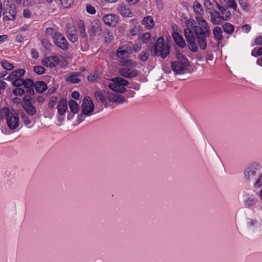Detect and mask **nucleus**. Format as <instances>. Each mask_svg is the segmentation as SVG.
Here are the masks:
<instances>
[{
  "label": "nucleus",
  "mask_w": 262,
  "mask_h": 262,
  "mask_svg": "<svg viewBox=\"0 0 262 262\" xmlns=\"http://www.w3.org/2000/svg\"><path fill=\"white\" fill-rule=\"evenodd\" d=\"M196 19L199 25L194 27V34L198 46L204 50L207 46V38L209 37L211 34L210 27L202 17H197Z\"/></svg>",
  "instance_id": "obj_1"
},
{
  "label": "nucleus",
  "mask_w": 262,
  "mask_h": 262,
  "mask_svg": "<svg viewBox=\"0 0 262 262\" xmlns=\"http://www.w3.org/2000/svg\"><path fill=\"white\" fill-rule=\"evenodd\" d=\"M175 55L176 60L171 62V67L174 74L182 75L189 73L190 63L188 58L177 50H176Z\"/></svg>",
  "instance_id": "obj_2"
},
{
  "label": "nucleus",
  "mask_w": 262,
  "mask_h": 262,
  "mask_svg": "<svg viewBox=\"0 0 262 262\" xmlns=\"http://www.w3.org/2000/svg\"><path fill=\"white\" fill-rule=\"evenodd\" d=\"M262 169L260 163L254 161L250 163L244 170V178L248 183L255 181Z\"/></svg>",
  "instance_id": "obj_3"
},
{
  "label": "nucleus",
  "mask_w": 262,
  "mask_h": 262,
  "mask_svg": "<svg viewBox=\"0 0 262 262\" xmlns=\"http://www.w3.org/2000/svg\"><path fill=\"white\" fill-rule=\"evenodd\" d=\"M150 52L152 56H160L164 59L169 54L170 48L168 44L165 42L164 38L160 37L154 46L150 48Z\"/></svg>",
  "instance_id": "obj_4"
},
{
  "label": "nucleus",
  "mask_w": 262,
  "mask_h": 262,
  "mask_svg": "<svg viewBox=\"0 0 262 262\" xmlns=\"http://www.w3.org/2000/svg\"><path fill=\"white\" fill-rule=\"evenodd\" d=\"M1 118L5 117L8 127L12 129H16L19 124V117L17 114L14 111H10L7 108L4 107L0 110Z\"/></svg>",
  "instance_id": "obj_5"
},
{
  "label": "nucleus",
  "mask_w": 262,
  "mask_h": 262,
  "mask_svg": "<svg viewBox=\"0 0 262 262\" xmlns=\"http://www.w3.org/2000/svg\"><path fill=\"white\" fill-rule=\"evenodd\" d=\"M81 112L79 115L78 119L80 122L85 120V116H90L94 111V105L89 97L85 96L81 105Z\"/></svg>",
  "instance_id": "obj_6"
},
{
  "label": "nucleus",
  "mask_w": 262,
  "mask_h": 262,
  "mask_svg": "<svg viewBox=\"0 0 262 262\" xmlns=\"http://www.w3.org/2000/svg\"><path fill=\"white\" fill-rule=\"evenodd\" d=\"M113 83L108 84V87L115 93H123L125 92L126 89L124 86L128 84L127 80L120 77H116L112 79Z\"/></svg>",
  "instance_id": "obj_7"
},
{
  "label": "nucleus",
  "mask_w": 262,
  "mask_h": 262,
  "mask_svg": "<svg viewBox=\"0 0 262 262\" xmlns=\"http://www.w3.org/2000/svg\"><path fill=\"white\" fill-rule=\"evenodd\" d=\"M54 43L60 49L67 50L68 49V43L63 35L61 33H56L53 37Z\"/></svg>",
  "instance_id": "obj_8"
},
{
  "label": "nucleus",
  "mask_w": 262,
  "mask_h": 262,
  "mask_svg": "<svg viewBox=\"0 0 262 262\" xmlns=\"http://www.w3.org/2000/svg\"><path fill=\"white\" fill-rule=\"evenodd\" d=\"M89 33L90 36H100L102 33V27L100 21L97 19L94 20L91 23Z\"/></svg>",
  "instance_id": "obj_9"
},
{
  "label": "nucleus",
  "mask_w": 262,
  "mask_h": 262,
  "mask_svg": "<svg viewBox=\"0 0 262 262\" xmlns=\"http://www.w3.org/2000/svg\"><path fill=\"white\" fill-rule=\"evenodd\" d=\"M29 96L24 97L23 99V106L26 112L30 115L34 116L36 113V110L30 101Z\"/></svg>",
  "instance_id": "obj_10"
},
{
  "label": "nucleus",
  "mask_w": 262,
  "mask_h": 262,
  "mask_svg": "<svg viewBox=\"0 0 262 262\" xmlns=\"http://www.w3.org/2000/svg\"><path fill=\"white\" fill-rule=\"evenodd\" d=\"M120 74L127 78H132L136 77L138 73V71L132 68L124 67L119 69Z\"/></svg>",
  "instance_id": "obj_11"
},
{
  "label": "nucleus",
  "mask_w": 262,
  "mask_h": 262,
  "mask_svg": "<svg viewBox=\"0 0 262 262\" xmlns=\"http://www.w3.org/2000/svg\"><path fill=\"white\" fill-rule=\"evenodd\" d=\"M208 13L210 14L211 21L214 25H219L221 20H223V17L220 13L213 9H208Z\"/></svg>",
  "instance_id": "obj_12"
},
{
  "label": "nucleus",
  "mask_w": 262,
  "mask_h": 262,
  "mask_svg": "<svg viewBox=\"0 0 262 262\" xmlns=\"http://www.w3.org/2000/svg\"><path fill=\"white\" fill-rule=\"evenodd\" d=\"M132 53V48L130 47L122 46L118 49L117 56L121 59L128 58Z\"/></svg>",
  "instance_id": "obj_13"
},
{
  "label": "nucleus",
  "mask_w": 262,
  "mask_h": 262,
  "mask_svg": "<svg viewBox=\"0 0 262 262\" xmlns=\"http://www.w3.org/2000/svg\"><path fill=\"white\" fill-rule=\"evenodd\" d=\"M106 97H107L108 100L111 102H116L118 103H123L126 102L125 98L117 93L107 92Z\"/></svg>",
  "instance_id": "obj_14"
},
{
  "label": "nucleus",
  "mask_w": 262,
  "mask_h": 262,
  "mask_svg": "<svg viewBox=\"0 0 262 262\" xmlns=\"http://www.w3.org/2000/svg\"><path fill=\"white\" fill-rule=\"evenodd\" d=\"M186 39V41L188 43V47L189 49L193 53H195L198 50V48L197 45L198 43L195 42V35H187V36H185Z\"/></svg>",
  "instance_id": "obj_15"
},
{
  "label": "nucleus",
  "mask_w": 262,
  "mask_h": 262,
  "mask_svg": "<svg viewBox=\"0 0 262 262\" xmlns=\"http://www.w3.org/2000/svg\"><path fill=\"white\" fill-rule=\"evenodd\" d=\"M16 8L14 4H11L9 6V8H7L5 12H3L4 17L8 20H13L15 18Z\"/></svg>",
  "instance_id": "obj_16"
},
{
  "label": "nucleus",
  "mask_w": 262,
  "mask_h": 262,
  "mask_svg": "<svg viewBox=\"0 0 262 262\" xmlns=\"http://www.w3.org/2000/svg\"><path fill=\"white\" fill-rule=\"evenodd\" d=\"M66 32L69 39L72 42H75L78 40L77 31L70 25L67 26Z\"/></svg>",
  "instance_id": "obj_17"
},
{
  "label": "nucleus",
  "mask_w": 262,
  "mask_h": 262,
  "mask_svg": "<svg viewBox=\"0 0 262 262\" xmlns=\"http://www.w3.org/2000/svg\"><path fill=\"white\" fill-rule=\"evenodd\" d=\"M59 58L57 56H49L45 58L42 63L47 67H54L59 63Z\"/></svg>",
  "instance_id": "obj_18"
},
{
  "label": "nucleus",
  "mask_w": 262,
  "mask_h": 262,
  "mask_svg": "<svg viewBox=\"0 0 262 262\" xmlns=\"http://www.w3.org/2000/svg\"><path fill=\"white\" fill-rule=\"evenodd\" d=\"M118 17L114 14H110L103 17L104 23L107 25L115 27L118 22Z\"/></svg>",
  "instance_id": "obj_19"
},
{
  "label": "nucleus",
  "mask_w": 262,
  "mask_h": 262,
  "mask_svg": "<svg viewBox=\"0 0 262 262\" xmlns=\"http://www.w3.org/2000/svg\"><path fill=\"white\" fill-rule=\"evenodd\" d=\"M258 202L257 199L252 196L247 197L243 201L244 206L247 208H250L255 206Z\"/></svg>",
  "instance_id": "obj_20"
},
{
  "label": "nucleus",
  "mask_w": 262,
  "mask_h": 262,
  "mask_svg": "<svg viewBox=\"0 0 262 262\" xmlns=\"http://www.w3.org/2000/svg\"><path fill=\"white\" fill-rule=\"evenodd\" d=\"M173 38L176 43L181 48H184L186 46V43L183 39L182 36H181L179 33L174 32L172 33Z\"/></svg>",
  "instance_id": "obj_21"
},
{
  "label": "nucleus",
  "mask_w": 262,
  "mask_h": 262,
  "mask_svg": "<svg viewBox=\"0 0 262 262\" xmlns=\"http://www.w3.org/2000/svg\"><path fill=\"white\" fill-rule=\"evenodd\" d=\"M25 73V70L23 69H19L13 71L7 77L9 80H13L20 78Z\"/></svg>",
  "instance_id": "obj_22"
},
{
  "label": "nucleus",
  "mask_w": 262,
  "mask_h": 262,
  "mask_svg": "<svg viewBox=\"0 0 262 262\" xmlns=\"http://www.w3.org/2000/svg\"><path fill=\"white\" fill-rule=\"evenodd\" d=\"M120 14L125 17H132V12L124 4H120L118 8Z\"/></svg>",
  "instance_id": "obj_23"
},
{
  "label": "nucleus",
  "mask_w": 262,
  "mask_h": 262,
  "mask_svg": "<svg viewBox=\"0 0 262 262\" xmlns=\"http://www.w3.org/2000/svg\"><path fill=\"white\" fill-rule=\"evenodd\" d=\"M81 76V74L79 72H73L66 79V80L71 83H78L81 81L79 78Z\"/></svg>",
  "instance_id": "obj_24"
},
{
  "label": "nucleus",
  "mask_w": 262,
  "mask_h": 262,
  "mask_svg": "<svg viewBox=\"0 0 262 262\" xmlns=\"http://www.w3.org/2000/svg\"><path fill=\"white\" fill-rule=\"evenodd\" d=\"M68 108L67 102L66 99L60 100L57 106L58 113L60 115H63L66 112Z\"/></svg>",
  "instance_id": "obj_25"
},
{
  "label": "nucleus",
  "mask_w": 262,
  "mask_h": 262,
  "mask_svg": "<svg viewBox=\"0 0 262 262\" xmlns=\"http://www.w3.org/2000/svg\"><path fill=\"white\" fill-rule=\"evenodd\" d=\"M35 90L39 93H42L44 92L47 89V84L43 82L38 81L34 83V85Z\"/></svg>",
  "instance_id": "obj_26"
},
{
  "label": "nucleus",
  "mask_w": 262,
  "mask_h": 262,
  "mask_svg": "<svg viewBox=\"0 0 262 262\" xmlns=\"http://www.w3.org/2000/svg\"><path fill=\"white\" fill-rule=\"evenodd\" d=\"M216 5L222 14V16L223 17V20H228L230 18V13L229 10L221 6L217 3H216Z\"/></svg>",
  "instance_id": "obj_27"
},
{
  "label": "nucleus",
  "mask_w": 262,
  "mask_h": 262,
  "mask_svg": "<svg viewBox=\"0 0 262 262\" xmlns=\"http://www.w3.org/2000/svg\"><path fill=\"white\" fill-rule=\"evenodd\" d=\"M69 105L70 111L72 113L76 114L78 113L79 110V106L76 101L71 100L69 102Z\"/></svg>",
  "instance_id": "obj_28"
},
{
  "label": "nucleus",
  "mask_w": 262,
  "mask_h": 262,
  "mask_svg": "<svg viewBox=\"0 0 262 262\" xmlns=\"http://www.w3.org/2000/svg\"><path fill=\"white\" fill-rule=\"evenodd\" d=\"M142 24L143 25L146 26L147 27L151 28L154 25V21L151 16H147L143 19Z\"/></svg>",
  "instance_id": "obj_29"
},
{
  "label": "nucleus",
  "mask_w": 262,
  "mask_h": 262,
  "mask_svg": "<svg viewBox=\"0 0 262 262\" xmlns=\"http://www.w3.org/2000/svg\"><path fill=\"white\" fill-rule=\"evenodd\" d=\"M78 27L80 36L83 38H87V34L85 32V28L83 21H79L78 23Z\"/></svg>",
  "instance_id": "obj_30"
},
{
  "label": "nucleus",
  "mask_w": 262,
  "mask_h": 262,
  "mask_svg": "<svg viewBox=\"0 0 262 262\" xmlns=\"http://www.w3.org/2000/svg\"><path fill=\"white\" fill-rule=\"evenodd\" d=\"M213 33L214 37L217 40H221L223 38L222 31L220 27H215L213 30Z\"/></svg>",
  "instance_id": "obj_31"
},
{
  "label": "nucleus",
  "mask_w": 262,
  "mask_h": 262,
  "mask_svg": "<svg viewBox=\"0 0 262 262\" xmlns=\"http://www.w3.org/2000/svg\"><path fill=\"white\" fill-rule=\"evenodd\" d=\"M149 56V52L148 49L143 50L141 53L138 55L139 58L142 61H146Z\"/></svg>",
  "instance_id": "obj_32"
},
{
  "label": "nucleus",
  "mask_w": 262,
  "mask_h": 262,
  "mask_svg": "<svg viewBox=\"0 0 262 262\" xmlns=\"http://www.w3.org/2000/svg\"><path fill=\"white\" fill-rule=\"evenodd\" d=\"M224 31L228 34H231L232 33L234 30V27L231 24L226 23L223 26Z\"/></svg>",
  "instance_id": "obj_33"
},
{
  "label": "nucleus",
  "mask_w": 262,
  "mask_h": 262,
  "mask_svg": "<svg viewBox=\"0 0 262 262\" xmlns=\"http://www.w3.org/2000/svg\"><path fill=\"white\" fill-rule=\"evenodd\" d=\"M261 187H262V172L258 174V177L253 183L254 188H258Z\"/></svg>",
  "instance_id": "obj_34"
},
{
  "label": "nucleus",
  "mask_w": 262,
  "mask_h": 262,
  "mask_svg": "<svg viewBox=\"0 0 262 262\" xmlns=\"http://www.w3.org/2000/svg\"><path fill=\"white\" fill-rule=\"evenodd\" d=\"M150 34L148 32L143 33L139 37V41L140 42L145 43L150 39Z\"/></svg>",
  "instance_id": "obj_35"
},
{
  "label": "nucleus",
  "mask_w": 262,
  "mask_h": 262,
  "mask_svg": "<svg viewBox=\"0 0 262 262\" xmlns=\"http://www.w3.org/2000/svg\"><path fill=\"white\" fill-rule=\"evenodd\" d=\"M1 65L4 69L7 70H11L14 68V66L12 63L9 62L6 60H3L1 61Z\"/></svg>",
  "instance_id": "obj_36"
},
{
  "label": "nucleus",
  "mask_w": 262,
  "mask_h": 262,
  "mask_svg": "<svg viewBox=\"0 0 262 262\" xmlns=\"http://www.w3.org/2000/svg\"><path fill=\"white\" fill-rule=\"evenodd\" d=\"M196 26L195 21L194 19L190 18L186 20V28L193 29L194 32V27Z\"/></svg>",
  "instance_id": "obj_37"
},
{
  "label": "nucleus",
  "mask_w": 262,
  "mask_h": 262,
  "mask_svg": "<svg viewBox=\"0 0 262 262\" xmlns=\"http://www.w3.org/2000/svg\"><path fill=\"white\" fill-rule=\"evenodd\" d=\"M64 8H68L74 3V0H60Z\"/></svg>",
  "instance_id": "obj_38"
},
{
  "label": "nucleus",
  "mask_w": 262,
  "mask_h": 262,
  "mask_svg": "<svg viewBox=\"0 0 262 262\" xmlns=\"http://www.w3.org/2000/svg\"><path fill=\"white\" fill-rule=\"evenodd\" d=\"M34 83L33 80L31 79H27L25 80H24L23 85L26 89L31 88L34 85Z\"/></svg>",
  "instance_id": "obj_39"
},
{
  "label": "nucleus",
  "mask_w": 262,
  "mask_h": 262,
  "mask_svg": "<svg viewBox=\"0 0 262 262\" xmlns=\"http://www.w3.org/2000/svg\"><path fill=\"white\" fill-rule=\"evenodd\" d=\"M46 33L47 35H51L53 39V37L55 35V34L59 33V32H57L55 30V29L53 28H48L46 29Z\"/></svg>",
  "instance_id": "obj_40"
},
{
  "label": "nucleus",
  "mask_w": 262,
  "mask_h": 262,
  "mask_svg": "<svg viewBox=\"0 0 262 262\" xmlns=\"http://www.w3.org/2000/svg\"><path fill=\"white\" fill-rule=\"evenodd\" d=\"M25 93V90L22 88H17L13 90V94L15 96H22Z\"/></svg>",
  "instance_id": "obj_41"
},
{
  "label": "nucleus",
  "mask_w": 262,
  "mask_h": 262,
  "mask_svg": "<svg viewBox=\"0 0 262 262\" xmlns=\"http://www.w3.org/2000/svg\"><path fill=\"white\" fill-rule=\"evenodd\" d=\"M226 4H227L228 8H232L234 11H236L237 7L235 0H229Z\"/></svg>",
  "instance_id": "obj_42"
},
{
  "label": "nucleus",
  "mask_w": 262,
  "mask_h": 262,
  "mask_svg": "<svg viewBox=\"0 0 262 262\" xmlns=\"http://www.w3.org/2000/svg\"><path fill=\"white\" fill-rule=\"evenodd\" d=\"M34 71L38 75L43 74L45 72V69L42 66H35Z\"/></svg>",
  "instance_id": "obj_43"
},
{
  "label": "nucleus",
  "mask_w": 262,
  "mask_h": 262,
  "mask_svg": "<svg viewBox=\"0 0 262 262\" xmlns=\"http://www.w3.org/2000/svg\"><path fill=\"white\" fill-rule=\"evenodd\" d=\"M95 96L97 101H100L101 103L104 102L105 101V98L103 95L100 92L97 91L95 94Z\"/></svg>",
  "instance_id": "obj_44"
},
{
  "label": "nucleus",
  "mask_w": 262,
  "mask_h": 262,
  "mask_svg": "<svg viewBox=\"0 0 262 262\" xmlns=\"http://www.w3.org/2000/svg\"><path fill=\"white\" fill-rule=\"evenodd\" d=\"M14 80L12 82V85L14 86L19 88V86L23 85L24 79L18 78Z\"/></svg>",
  "instance_id": "obj_45"
},
{
  "label": "nucleus",
  "mask_w": 262,
  "mask_h": 262,
  "mask_svg": "<svg viewBox=\"0 0 262 262\" xmlns=\"http://www.w3.org/2000/svg\"><path fill=\"white\" fill-rule=\"evenodd\" d=\"M41 43L46 49H49L52 45L49 41L46 39H42L41 40Z\"/></svg>",
  "instance_id": "obj_46"
},
{
  "label": "nucleus",
  "mask_w": 262,
  "mask_h": 262,
  "mask_svg": "<svg viewBox=\"0 0 262 262\" xmlns=\"http://www.w3.org/2000/svg\"><path fill=\"white\" fill-rule=\"evenodd\" d=\"M239 5L245 11L248 12L249 11L250 9L249 4L246 1L242 2Z\"/></svg>",
  "instance_id": "obj_47"
},
{
  "label": "nucleus",
  "mask_w": 262,
  "mask_h": 262,
  "mask_svg": "<svg viewBox=\"0 0 262 262\" xmlns=\"http://www.w3.org/2000/svg\"><path fill=\"white\" fill-rule=\"evenodd\" d=\"M123 65L124 66H131L133 67L136 66V63L132 60L128 59L123 61Z\"/></svg>",
  "instance_id": "obj_48"
},
{
  "label": "nucleus",
  "mask_w": 262,
  "mask_h": 262,
  "mask_svg": "<svg viewBox=\"0 0 262 262\" xmlns=\"http://www.w3.org/2000/svg\"><path fill=\"white\" fill-rule=\"evenodd\" d=\"M23 16L26 18H29L32 16V13L29 9H25L23 11Z\"/></svg>",
  "instance_id": "obj_49"
},
{
  "label": "nucleus",
  "mask_w": 262,
  "mask_h": 262,
  "mask_svg": "<svg viewBox=\"0 0 262 262\" xmlns=\"http://www.w3.org/2000/svg\"><path fill=\"white\" fill-rule=\"evenodd\" d=\"M185 36L194 35V31L191 28H185L184 31Z\"/></svg>",
  "instance_id": "obj_50"
},
{
  "label": "nucleus",
  "mask_w": 262,
  "mask_h": 262,
  "mask_svg": "<svg viewBox=\"0 0 262 262\" xmlns=\"http://www.w3.org/2000/svg\"><path fill=\"white\" fill-rule=\"evenodd\" d=\"M57 98L54 97H52L50 99V100L49 102V107L53 108L56 105Z\"/></svg>",
  "instance_id": "obj_51"
},
{
  "label": "nucleus",
  "mask_w": 262,
  "mask_h": 262,
  "mask_svg": "<svg viewBox=\"0 0 262 262\" xmlns=\"http://www.w3.org/2000/svg\"><path fill=\"white\" fill-rule=\"evenodd\" d=\"M86 11L89 13L91 14H94L96 12L95 8L91 5H89L86 6Z\"/></svg>",
  "instance_id": "obj_52"
},
{
  "label": "nucleus",
  "mask_w": 262,
  "mask_h": 262,
  "mask_svg": "<svg viewBox=\"0 0 262 262\" xmlns=\"http://www.w3.org/2000/svg\"><path fill=\"white\" fill-rule=\"evenodd\" d=\"M22 118H23L24 124L26 126H27V125H28L31 124V120L29 119V118L25 114H23V115Z\"/></svg>",
  "instance_id": "obj_53"
},
{
  "label": "nucleus",
  "mask_w": 262,
  "mask_h": 262,
  "mask_svg": "<svg viewBox=\"0 0 262 262\" xmlns=\"http://www.w3.org/2000/svg\"><path fill=\"white\" fill-rule=\"evenodd\" d=\"M212 5V2L210 0H205L204 1V7L206 9V11L208 12V9H211L209 7Z\"/></svg>",
  "instance_id": "obj_54"
},
{
  "label": "nucleus",
  "mask_w": 262,
  "mask_h": 262,
  "mask_svg": "<svg viewBox=\"0 0 262 262\" xmlns=\"http://www.w3.org/2000/svg\"><path fill=\"white\" fill-rule=\"evenodd\" d=\"M139 30L136 27H133L130 30V35L134 36L138 34Z\"/></svg>",
  "instance_id": "obj_55"
},
{
  "label": "nucleus",
  "mask_w": 262,
  "mask_h": 262,
  "mask_svg": "<svg viewBox=\"0 0 262 262\" xmlns=\"http://www.w3.org/2000/svg\"><path fill=\"white\" fill-rule=\"evenodd\" d=\"M243 30L246 33H248L251 30V26L249 24H246L242 27Z\"/></svg>",
  "instance_id": "obj_56"
},
{
  "label": "nucleus",
  "mask_w": 262,
  "mask_h": 262,
  "mask_svg": "<svg viewBox=\"0 0 262 262\" xmlns=\"http://www.w3.org/2000/svg\"><path fill=\"white\" fill-rule=\"evenodd\" d=\"M254 42L257 45H262V36H259L256 37L254 40Z\"/></svg>",
  "instance_id": "obj_57"
},
{
  "label": "nucleus",
  "mask_w": 262,
  "mask_h": 262,
  "mask_svg": "<svg viewBox=\"0 0 262 262\" xmlns=\"http://www.w3.org/2000/svg\"><path fill=\"white\" fill-rule=\"evenodd\" d=\"M31 56L32 58L37 59L39 56V54L36 50L32 49L31 51Z\"/></svg>",
  "instance_id": "obj_58"
},
{
  "label": "nucleus",
  "mask_w": 262,
  "mask_h": 262,
  "mask_svg": "<svg viewBox=\"0 0 262 262\" xmlns=\"http://www.w3.org/2000/svg\"><path fill=\"white\" fill-rule=\"evenodd\" d=\"M7 85V84L6 82L0 80V91H1V90H5L6 88Z\"/></svg>",
  "instance_id": "obj_59"
},
{
  "label": "nucleus",
  "mask_w": 262,
  "mask_h": 262,
  "mask_svg": "<svg viewBox=\"0 0 262 262\" xmlns=\"http://www.w3.org/2000/svg\"><path fill=\"white\" fill-rule=\"evenodd\" d=\"M155 2L159 9L162 10L163 9V4L161 0H155Z\"/></svg>",
  "instance_id": "obj_60"
},
{
  "label": "nucleus",
  "mask_w": 262,
  "mask_h": 262,
  "mask_svg": "<svg viewBox=\"0 0 262 262\" xmlns=\"http://www.w3.org/2000/svg\"><path fill=\"white\" fill-rule=\"evenodd\" d=\"M193 8H194V10H196V9H201L202 6L198 2H194V3H193Z\"/></svg>",
  "instance_id": "obj_61"
},
{
  "label": "nucleus",
  "mask_w": 262,
  "mask_h": 262,
  "mask_svg": "<svg viewBox=\"0 0 262 262\" xmlns=\"http://www.w3.org/2000/svg\"><path fill=\"white\" fill-rule=\"evenodd\" d=\"M72 97L75 99H78L79 97V93L77 91H74L72 93Z\"/></svg>",
  "instance_id": "obj_62"
},
{
  "label": "nucleus",
  "mask_w": 262,
  "mask_h": 262,
  "mask_svg": "<svg viewBox=\"0 0 262 262\" xmlns=\"http://www.w3.org/2000/svg\"><path fill=\"white\" fill-rule=\"evenodd\" d=\"M141 49V47L138 45H135L132 48V51L134 50L135 52H138Z\"/></svg>",
  "instance_id": "obj_63"
},
{
  "label": "nucleus",
  "mask_w": 262,
  "mask_h": 262,
  "mask_svg": "<svg viewBox=\"0 0 262 262\" xmlns=\"http://www.w3.org/2000/svg\"><path fill=\"white\" fill-rule=\"evenodd\" d=\"M260 223L255 220H252L250 222V225L252 226H255L256 227L257 226V225H259Z\"/></svg>",
  "instance_id": "obj_64"
}]
</instances>
